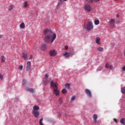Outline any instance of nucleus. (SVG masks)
<instances>
[{"instance_id": "nucleus-1", "label": "nucleus", "mask_w": 125, "mask_h": 125, "mask_svg": "<svg viewBox=\"0 0 125 125\" xmlns=\"http://www.w3.org/2000/svg\"><path fill=\"white\" fill-rule=\"evenodd\" d=\"M44 34L45 35L44 40L46 42H50L52 43L56 39V34H53L51 29H46L44 30Z\"/></svg>"}, {"instance_id": "nucleus-2", "label": "nucleus", "mask_w": 125, "mask_h": 125, "mask_svg": "<svg viewBox=\"0 0 125 125\" xmlns=\"http://www.w3.org/2000/svg\"><path fill=\"white\" fill-rule=\"evenodd\" d=\"M50 85L51 87L54 88L53 90L55 92L56 96H58L60 92L58 90V86H57V84L56 83H55L52 80L50 82Z\"/></svg>"}, {"instance_id": "nucleus-3", "label": "nucleus", "mask_w": 125, "mask_h": 125, "mask_svg": "<svg viewBox=\"0 0 125 125\" xmlns=\"http://www.w3.org/2000/svg\"><path fill=\"white\" fill-rule=\"evenodd\" d=\"M85 29L87 31H91L93 29V25L92 21H89L85 26Z\"/></svg>"}, {"instance_id": "nucleus-4", "label": "nucleus", "mask_w": 125, "mask_h": 125, "mask_svg": "<svg viewBox=\"0 0 125 125\" xmlns=\"http://www.w3.org/2000/svg\"><path fill=\"white\" fill-rule=\"evenodd\" d=\"M84 10L85 11H87V12H90L91 11V10L92 9V8H91V6L89 5L88 4H86L83 7Z\"/></svg>"}, {"instance_id": "nucleus-5", "label": "nucleus", "mask_w": 125, "mask_h": 125, "mask_svg": "<svg viewBox=\"0 0 125 125\" xmlns=\"http://www.w3.org/2000/svg\"><path fill=\"white\" fill-rule=\"evenodd\" d=\"M49 54L51 57H52L53 56H56L57 55V52H56V50L53 49L52 50H50L49 52Z\"/></svg>"}, {"instance_id": "nucleus-6", "label": "nucleus", "mask_w": 125, "mask_h": 125, "mask_svg": "<svg viewBox=\"0 0 125 125\" xmlns=\"http://www.w3.org/2000/svg\"><path fill=\"white\" fill-rule=\"evenodd\" d=\"M85 94H86L88 97L89 98H91L92 97V94H91V92L88 89H86L84 91Z\"/></svg>"}, {"instance_id": "nucleus-7", "label": "nucleus", "mask_w": 125, "mask_h": 125, "mask_svg": "<svg viewBox=\"0 0 125 125\" xmlns=\"http://www.w3.org/2000/svg\"><path fill=\"white\" fill-rule=\"evenodd\" d=\"M32 114L35 118H39V117H40V111H32Z\"/></svg>"}, {"instance_id": "nucleus-8", "label": "nucleus", "mask_w": 125, "mask_h": 125, "mask_svg": "<svg viewBox=\"0 0 125 125\" xmlns=\"http://www.w3.org/2000/svg\"><path fill=\"white\" fill-rule=\"evenodd\" d=\"M109 23L111 28L115 27V20L114 19L110 20L109 22Z\"/></svg>"}, {"instance_id": "nucleus-9", "label": "nucleus", "mask_w": 125, "mask_h": 125, "mask_svg": "<svg viewBox=\"0 0 125 125\" xmlns=\"http://www.w3.org/2000/svg\"><path fill=\"white\" fill-rule=\"evenodd\" d=\"M31 70V62L28 61L27 62L26 71L29 72Z\"/></svg>"}, {"instance_id": "nucleus-10", "label": "nucleus", "mask_w": 125, "mask_h": 125, "mask_svg": "<svg viewBox=\"0 0 125 125\" xmlns=\"http://www.w3.org/2000/svg\"><path fill=\"white\" fill-rule=\"evenodd\" d=\"M26 91H28V92H30L31 93H34L35 92V89L32 88H27L26 89Z\"/></svg>"}, {"instance_id": "nucleus-11", "label": "nucleus", "mask_w": 125, "mask_h": 125, "mask_svg": "<svg viewBox=\"0 0 125 125\" xmlns=\"http://www.w3.org/2000/svg\"><path fill=\"white\" fill-rule=\"evenodd\" d=\"M46 44H42L41 45V49L42 50H43V51H44V50H45V49H46Z\"/></svg>"}, {"instance_id": "nucleus-12", "label": "nucleus", "mask_w": 125, "mask_h": 125, "mask_svg": "<svg viewBox=\"0 0 125 125\" xmlns=\"http://www.w3.org/2000/svg\"><path fill=\"white\" fill-rule=\"evenodd\" d=\"M42 81L44 84H48L49 83V81L47 78H43Z\"/></svg>"}, {"instance_id": "nucleus-13", "label": "nucleus", "mask_w": 125, "mask_h": 125, "mask_svg": "<svg viewBox=\"0 0 125 125\" xmlns=\"http://www.w3.org/2000/svg\"><path fill=\"white\" fill-rule=\"evenodd\" d=\"M97 118H98V116L96 114H94L93 115L94 123H96L97 122Z\"/></svg>"}, {"instance_id": "nucleus-14", "label": "nucleus", "mask_w": 125, "mask_h": 125, "mask_svg": "<svg viewBox=\"0 0 125 125\" xmlns=\"http://www.w3.org/2000/svg\"><path fill=\"white\" fill-rule=\"evenodd\" d=\"M64 56H65V57H66V58H69V57H70V55H71V54H70V53H68V52H65L63 54Z\"/></svg>"}, {"instance_id": "nucleus-15", "label": "nucleus", "mask_w": 125, "mask_h": 125, "mask_svg": "<svg viewBox=\"0 0 125 125\" xmlns=\"http://www.w3.org/2000/svg\"><path fill=\"white\" fill-rule=\"evenodd\" d=\"M40 110V107L38 105H34L33 106V111H39Z\"/></svg>"}, {"instance_id": "nucleus-16", "label": "nucleus", "mask_w": 125, "mask_h": 125, "mask_svg": "<svg viewBox=\"0 0 125 125\" xmlns=\"http://www.w3.org/2000/svg\"><path fill=\"white\" fill-rule=\"evenodd\" d=\"M120 124H122V125H125V118H121L120 119Z\"/></svg>"}, {"instance_id": "nucleus-17", "label": "nucleus", "mask_w": 125, "mask_h": 125, "mask_svg": "<svg viewBox=\"0 0 125 125\" xmlns=\"http://www.w3.org/2000/svg\"><path fill=\"white\" fill-rule=\"evenodd\" d=\"M22 58L24 59V60H27V53H22Z\"/></svg>"}, {"instance_id": "nucleus-18", "label": "nucleus", "mask_w": 125, "mask_h": 125, "mask_svg": "<svg viewBox=\"0 0 125 125\" xmlns=\"http://www.w3.org/2000/svg\"><path fill=\"white\" fill-rule=\"evenodd\" d=\"M96 42L98 44H100V38L99 37H97L96 39Z\"/></svg>"}, {"instance_id": "nucleus-19", "label": "nucleus", "mask_w": 125, "mask_h": 125, "mask_svg": "<svg viewBox=\"0 0 125 125\" xmlns=\"http://www.w3.org/2000/svg\"><path fill=\"white\" fill-rule=\"evenodd\" d=\"M64 86H65V88H67V89H70V83H66L64 84Z\"/></svg>"}, {"instance_id": "nucleus-20", "label": "nucleus", "mask_w": 125, "mask_h": 125, "mask_svg": "<svg viewBox=\"0 0 125 125\" xmlns=\"http://www.w3.org/2000/svg\"><path fill=\"white\" fill-rule=\"evenodd\" d=\"M20 27L21 29H25V23L24 22L21 23L20 24Z\"/></svg>"}, {"instance_id": "nucleus-21", "label": "nucleus", "mask_w": 125, "mask_h": 125, "mask_svg": "<svg viewBox=\"0 0 125 125\" xmlns=\"http://www.w3.org/2000/svg\"><path fill=\"white\" fill-rule=\"evenodd\" d=\"M104 50V48L102 47H98L97 49V50L100 52L103 51Z\"/></svg>"}, {"instance_id": "nucleus-22", "label": "nucleus", "mask_w": 125, "mask_h": 125, "mask_svg": "<svg viewBox=\"0 0 125 125\" xmlns=\"http://www.w3.org/2000/svg\"><path fill=\"white\" fill-rule=\"evenodd\" d=\"M5 61V57L4 56H1V63H3Z\"/></svg>"}, {"instance_id": "nucleus-23", "label": "nucleus", "mask_w": 125, "mask_h": 125, "mask_svg": "<svg viewBox=\"0 0 125 125\" xmlns=\"http://www.w3.org/2000/svg\"><path fill=\"white\" fill-rule=\"evenodd\" d=\"M62 94H66L67 93V92H68V91H67V90L64 88L62 90Z\"/></svg>"}, {"instance_id": "nucleus-24", "label": "nucleus", "mask_w": 125, "mask_h": 125, "mask_svg": "<svg viewBox=\"0 0 125 125\" xmlns=\"http://www.w3.org/2000/svg\"><path fill=\"white\" fill-rule=\"evenodd\" d=\"M27 6H28V3L27 2V1H26L23 2V7L26 8Z\"/></svg>"}, {"instance_id": "nucleus-25", "label": "nucleus", "mask_w": 125, "mask_h": 125, "mask_svg": "<svg viewBox=\"0 0 125 125\" xmlns=\"http://www.w3.org/2000/svg\"><path fill=\"white\" fill-rule=\"evenodd\" d=\"M14 6L13 5H10L8 9L9 11H11L12 9H13Z\"/></svg>"}, {"instance_id": "nucleus-26", "label": "nucleus", "mask_w": 125, "mask_h": 125, "mask_svg": "<svg viewBox=\"0 0 125 125\" xmlns=\"http://www.w3.org/2000/svg\"><path fill=\"white\" fill-rule=\"evenodd\" d=\"M99 23H100V21H99V20H95L94 21L95 25H99Z\"/></svg>"}, {"instance_id": "nucleus-27", "label": "nucleus", "mask_w": 125, "mask_h": 125, "mask_svg": "<svg viewBox=\"0 0 125 125\" xmlns=\"http://www.w3.org/2000/svg\"><path fill=\"white\" fill-rule=\"evenodd\" d=\"M121 92L123 94H125V86L121 89Z\"/></svg>"}, {"instance_id": "nucleus-28", "label": "nucleus", "mask_w": 125, "mask_h": 125, "mask_svg": "<svg viewBox=\"0 0 125 125\" xmlns=\"http://www.w3.org/2000/svg\"><path fill=\"white\" fill-rule=\"evenodd\" d=\"M59 101L60 104H63V100H62V98H60L59 99Z\"/></svg>"}, {"instance_id": "nucleus-29", "label": "nucleus", "mask_w": 125, "mask_h": 125, "mask_svg": "<svg viewBox=\"0 0 125 125\" xmlns=\"http://www.w3.org/2000/svg\"><path fill=\"white\" fill-rule=\"evenodd\" d=\"M61 5H62V2H59L57 5V8H58Z\"/></svg>"}, {"instance_id": "nucleus-30", "label": "nucleus", "mask_w": 125, "mask_h": 125, "mask_svg": "<svg viewBox=\"0 0 125 125\" xmlns=\"http://www.w3.org/2000/svg\"><path fill=\"white\" fill-rule=\"evenodd\" d=\"M86 1H88V3H92L93 2L94 0H85Z\"/></svg>"}, {"instance_id": "nucleus-31", "label": "nucleus", "mask_w": 125, "mask_h": 125, "mask_svg": "<svg viewBox=\"0 0 125 125\" xmlns=\"http://www.w3.org/2000/svg\"><path fill=\"white\" fill-rule=\"evenodd\" d=\"M27 83V81L26 80L23 79L22 81V84H25V83Z\"/></svg>"}, {"instance_id": "nucleus-32", "label": "nucleus", "mask_w": 125, "mask_h": 125, "mask_svg": "<svg viewBox=\"0 0 125 125\" xmlns=\"http://www.w3.org/2000/svg\"><path fill=\"white\" fill-rule=\"evenodd\" d=\"M76 99V96H73L71 98V101H74Z\"/></svg>"}, {"instance_id": "nucleus-33", "label": "nucleus", "mask_w": 125, "mask_h": 125, "mask_svg": "<svg viewBox=\"0 0 125 125\" xmlns=\"http://www.w3.org/2000/svg\"><path fill=\"white\" fill-rule=\"evenodd\" d=\"M69 54H70V56L72 57V56L75 54V52H69Z\"/></svg>"}, {"instance_id": "nucleus-34", "label": "nucleus", "mask_w": 125, "mask_h": 125, "mask_svg": "<svg viewBox=\"0 0 125 125\" xmlns=\"http://www.w3.org/2000/svg\"><path fill=\"white\" fill-rule=\"evenodd\" d=\"M23 70V66L22 65H20L19 67V70L20 71H22Z\"/></svg>"}, {"instance_id": "nucleus-35", "label": "nucleus", "mask_w": 125, "mask_h": 125, "mask_svg": "<svg viewBox=\"0 0 125 125\" xmlns=\"http://www.w3.org/2000/svg\"><path fill=\"white\" fill-rule=\"evenodd\" d=\"M44 78L46 79H48V75H47V74H45L44 75Z\"/></svg>"}, {"instance_id": "nucleus-36", "label": "nucleus", "mask_w": 125, "mask_h": 125, "mask_svg": "<svg viewBox=\"0 0 125 125\" xmlns=\"http://www.w3.org/2000/svg\"><path fill=\"white\" fill-rule=\"evenodd\" d=\"M105 67V68H109V63H106Z\"/></svg>"}, {"instance_id": "nucleus-37", "label": "nucleus", "mask_w": 125, "mask_h": 125, "mask_svg": "<svg viewBox=\"0 0 125 125\" xmlns=\"http://www.w3.org/2000/svg\"><path fill=\"white\" fill-rule=\"evenodd\" d=\"M0 80H2V79H3V76H2V75L1 74H0Z\"/></svg>"}, {"instance_id": "nucleus-38", "label": "nucleus", "mask_w": 125, "mask_h": 125, "mask_svg": "<svg viewBox=\"0 0 125 125\" xmlns=\"http://www.w3.org/2000/svg\"><path fill=\"white\" fill-rule=\"evenodd\" d=\"M15 100H16V101H18V100H19V98H18V97H16Z\"/></svg>"}, {"instance_id": "nucleus-39", "label": "nucleus", "mask_w": 125, "mask_h": 125, "mask_svg": "<svg viewBox=\"0 0 125 125\" xmlns=\"http://www.w3.org/2000/svg\"><path fill=\"white\" fill-rule=\"evenodd\" d=\"M42 121H43V118H41L40 120L39 123H42Z\"/></svg>"}, {"instance_id": "nucleus-40", "label": "nucleus", "mask_w": 125, "mask_h": 125, "mask_svg": "<svg viewBox=\"0 0 125 125\" xmlns=\"http://www.w3.org/2000/svg\"><path fill=\"white\" fill-rule=\"evenodd\" d=\"M113 121H114V122H115V123H116V124H118V121H117V119L114 118L113 119Z\"/></svg>"}, {"instance_id": "nucleus-41", "label": "nucleus", "mask_w": 125, "mask_h": 125, "mask_svg": "<svg viewBox=\"0 0 125 125\" xmlns=\"http://www.w3.org/2000/svg\"><path fill=\"white\" fill-rule=\"evenodd\" d=\"M31 59H33V55H31L30 57L29 58V60H31Z\"/></svg>"}, {"instance_id": "nucleus-42", "label": "nucleus", "mask_w": 125, "mask_h": 125, "mask_svg": "<svg viewBox=\"0 0 125 125\" xmlns=\"http://www.w3.org/2000/svg\"><path fill=\"white\" fill-rule=\"evenodd\" d=\"M94 2H99L100 0H94Z\"/></svg>"}, {"instance_id": "nucleus-43", "label": "nucleus", "mask_w": 125, "mask_h": 125, "mask_svg": "<svg viewBox=\"0 0 125 125\" xmlns=\"http://www.w3.org/2000/svg\"><path fill=\"white\" fill-rule=\"evenodd\" d=\"M37 101L39 102V103H41V102H42V100L39 99H37Z\"/></svg>"}, {"instance_id": "nucleus-44", "label": "nucleus", "mask_w": 125, "mask_h": 125, "mask_svg": "<svg viewBox=\"0 0 125 125\" xmlns=\"http://www.w3.org/2000/svg\"><path fill=\"white\" fill-rule=\"evenodd\" d=\"M64 48H65V50H67V49H68V46H67V45L65 46Z\"/></svg>"}, {"instance_id": "nucleus-45", "label": "nucleus", "mask_w": 125, "mask_h": 125, "mask_svg": "<svg viewBox=\"0 0 125 125\" xmlns=\"http://www.w3.org/2000/svg\"><path fill=\"white\" fill-rule=\"evenodd\" d=\"M122 70L123 71V72H125V66H124L123 67Z\"/></svg>"}, {"instance_id": "nucleus-46", "label": "nucleus", "mask_w": 125, "mask_h": 125, "mask_svg": "<svg viewBox=\"0 0 125 125\" xmlns=\"http://www.w3.org/2000/svg\"><path fill=\"white\" fill-rule=\"evenodd\" d=\"M109 68H110V69H111L112 70V69H113V65H110Z\"/></svg>"}, {"instance_id": "nucleus-47", "label": "nucleus", "mask_w": 125, "mask_h": 125, "mask_svg": "<svg viewBox=\"0 0 125 125\" xmlns=\"http://www.w3.org/2000/svg\"><path fill=\"white\" fill-rule=\"evenodd\" d=\"M3 37V35H0V39Z\"/></svg>"}, {"instance_id": "nucleus-48", "label": "nucleus", "mask_w": 125, "mask_h": 125, "mask_svg": "<svg viewBox=\"0 0 125 125\" xmlns=\"http://www.w3.org/2000/svg\"><path fill=\"white\" fill-rule=\"evenodd\" d=\"M119 17H120V16L119 15V14H117L116 15V17H117V18H119Z\"/></svg>"}, {"instance_id": "nucleus-49", "label": "nucleus", "mask_w": 125, "mask_h": 125, "mask_svg": "<svg viewBox=\"0 0 125 125\" xmlns=\"http://www.w3.org/2000/svg\"><path fill=\"white\" fill-rule=\"evenodd\" d=\"M60 0V1H62V0ZM63 0V1H67V0Z\"/></svg>"}, {"instance_id": "nucleus-50", "label": "nucleus", "mask_w": 125, "mask_h": 125, "mask_svg": "<svg viewBox=\"0 0 125 125\" xmlns=\"http://www.w3.org/2000/svg\"><path fill=\"white\" fill-rule=\"evenodd\" d=\"M120 23V21H116V24H119Z\"/></svg>"}, {"instance_id": "nucleus-51", "label": "nucleus", "mask_w": 125, "mask_h": 125, "mask_svg": "<svg viewBox=\"0 0 125 125\" xmlns=\"http://www.w3.org/2000/svg\"><path fill=\"white\" fill-rule=\"evenodd\" d=\"M50 81L51 80V78H49Z\"/></svg>"}]
</instances>
